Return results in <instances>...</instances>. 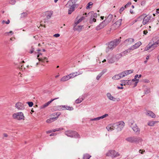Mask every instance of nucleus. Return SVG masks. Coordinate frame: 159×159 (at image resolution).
Wrapping results in <instances>:
<instances>
[{"label":"nucleus","mask_w":159,"mask_h":159,"mask_svg":"<svg viewBox=\"0 0 159 159\" xmlns=\"http://www.w3.org/2000/svg\"><path fill=\"white\" fill-rule=\"evenodd\" d=\"M148 33V31L147 30H144L143 31V34H145L146 35Z\"/></svg>","instance_id":"53"},{"label":"nucleus","mask_w":159,"mask_h":159,"mask_svg":"<svg viewBox=\"0 0 159 159\" xmlns=\"http://www.w3.org/2000/svg\"><path fill=\"white\" fill-rule=\"evenodd\" d=\"M52 132V130H48V131H47L46 132V133L47 134H49V133H51Z\"/></svg>","instance_id":"55"},{"label":"nucleus","mask_w":159,"mask_h":159,"mask_svg":"<svg viewBox=\"0 0 159 159\" xmlns=\"http://www.w3.org/2000/svg\"><path fill=\"white\" fill-rule=\"evenodd\" d=\"M117 88L118 89H123V88L122 87H117Z\"/></svg>","instance_id":"60"},{"label":"nucleus","mask_w":159,"mask_h":159,"mask_svg":"<svg viewBox=\"0 0 159 159\" xmlns=\"http://www.w3.org/2000/svg\"><path fill=\"white\" fill-rule=\"evenodd\" d=\"M134 124H134V122L133 121H131L130 122H129V125L131 127V126H134Z\"/></svg>","instance_id":"47"},{"label":"nucleus","mask_w":159,"mask_h":159,"mask_svg":"<svg viewBox=\"0 0 159 159\" xmlns=\"http://www.w3.org/2000/svg\"><path fill=\"white\" fill-rule=\"evenodd\" d=\"M120 41L121 40L119 39H116L111 41L109 44L108 46L109 49L111 50H112L120 43Z\"/></svg>","instance_id":"5"},{"label":"nucleus","mask_w":159,"mask_h":159,"mask_svg":"<svg viewBox=\"0 0 159 159\" xmlns=\"http://www.w3.org/2000/svg\"><path fill=\"white\" fill-rule=\"evenodd\" d=\"M16 108L18 110H23L25 109L24 104L21 102H18L15 105Z\"/></svg>","instance_id":"16"},{"label":"nucleus","mask_w":159,"mask_h":159,"mask_svg":"<svg viewBox=\"0 0 159 159\" xmlns=\"http://www.w3.org/2000/svg\"><path fill=\"white\" fill-rule=\"evenodd\" d=\"M16 2L15 0H11L10 1V3L12 5H14L15 3Z\"/></svg>","instance_id":"45"},{"label":"nucleus","mask_w":159,"mask_h":159,"mask_svg":"<svg viewBox=\"0 0 159 159\" xmlns=\"http://www.w3.org/2000/svg\"><path fill=\"white\" fill-rule=\"evenodd\" d=\"M107 24V23L106 22V21L104 20L96 27L97 30H99L103 28Z\"/></svg>","instance_id":"15"},{"label":"nucleus","mask_w":159,"mask_h":159,"mask_svg":"<svg viewBox=\"0 0 159 159\" xmlns=\"http://www.w3.org/2000/svg\"><path fill=\"white\" fill-rule=\"evenodd\" d=\"M86 16L90 17L89 20V23L92 24L93 22H95L96 20L95 19L97 16V14L96 13H94L93 12L91 11L87 14Z\"/></svg>","instance_id":"6"},{"label":"nucleus","mask_w":159,"mask_h":159,"mask_svg":"<svg viewBox=\"0 0 159 159\" xmlns=\"http://www.w3.org/2000/svg\"><path fill=\"white\" fill-rule=\"evenodd\" d=\"M143 18V25H145L148 23H150L154 20V18H152L151 16L143 14L137 18L135 21L139 20L140 19H142Z\"/></svg>","instance_id":"1"},{"label":"nucleus","mask_w":159,"mask_h":159,"mask_svg":"<svg viewBox=\"0 0 159 159\" xmlns=\"http://www.w3.org/2000/svg\"><path fill=\"white\" fill-rule=\"evenodd\" d=\"M120 82L121 83L120 85L122 86L123 85H131V80H121Z\"/></svg>","instance_id":"18"},{"label":"nucleus","mask_w":159,"mask_h":159,"mask_svg":"<svg viewBox=\"0 0 159 159\" xmlns=\"http://www.w3.org/2000/svg\"><path fill=\"white\" fill-rule=\"evenodd\" d=\"M145 114L147 116L152 118H155L156 117V115L151 111L146 110Z\"/></svg>","instance_id":"17"},{"label":"nucleus","mask_w":159,"mask_h":159,"mask_svg":"<svg viewBox=\"0 0 159 159\" xmlns=\"http://www.w3.org/2000/svg\"><path fill=\"white\" fill-rule=\"evenodd\" d=\"M122 19H120L116 21L114 24V25H115L116 28L119 27L121 25Z\"/></svg>","instance_id":"27"},{"label":"nucleus","mask_w":159,"mask_h":159,"mask_svg":"<svg viewBox=\"0 0 159 159\" xmlns=\"http://www.w3.org/2000/svg\"><path fill=\"white\" fill-rule=\"evenodd\" d=\"M66 7L69 8L68 11V14H70L73 11H75V5L72 1L70 0L66 5Z\"/></svg>","instance_id":"2"},{"label":"nucleus","mask_w":159,"mask_h":159,"mask_svg":"<svg viewBox=\"0 0 159 159\" xmlns=\"http://www.w3.org/2000/svg\"><path fill=\"white\" fill-rule=\"evenodd\" d=\"M133 72V70H127L123 71L119 74L121 79L129 74L132 73Z\"/></svg>","instance_id":"11"},{"label":"nucleus","mask_w":159,"mask_h":159,"mask_svg":"<svg viewBox=\"0 0 159 159\" xmlns=\"http://www.w3.org/2000/svg\"><path fill=\"white\" fill-rule=\"evenodd\" d=\"M134 39L129 38L125 41V43L127 45L130 44L134 42Z\"/></svg>","instance_id":"24"},{"label":"nucleus","mask_w":159,"mask_h":159,"mask_svg":"<svg viewBox=\"0 0 159 159\" xmlns=\"http://www.w3.org/2000/svg\"><path fill=\"white\" fill-rule=\"evenodd\" d=\"M120 79L119 74L115 75L112 77V79L114 80H118Z\"/></svg>","instance_id":"31"},{"label":"nucleus","mask_w":159,"mask_h":159,"mask_svg":"<svg viewBox=\"0 0 159 159\" xmlns=\"http://www.w3.org/2000/svg\"><path fill=\"white\" fill-rule=\"evenodd\" d=\"M83 100V99L82 98H79L75 100V102L76 103H79L82 102Z\"/></svg>","instance_id":"32"},{"label":"nucleus","mask_w":159,"mask_h":159,"mask_svg":"<svg viewBox=\"0 0 159 159\" xmlns=\"http://www.w3.org/2000/svg\"><path fill=\"white\" fill-rule=\"evenodd\" d=\"M107 70L106 69H104L100 73L102 75L106 72H107Z\"/></svg>","instance_id":"44"},{"label":"nucleus","mask_w":159,"mask_h":159,"mask_svg":"<svg viewBox=\"0 0 159 159\" xmlns=\"http://www.w3.org/2000/svg\"><path fill=\"white\" fill-rule=\"evenodd\" d=\"M131 127L135 133L138 134H139L140 129L136 124H135L133 126H131Z\"/></svg>","instance_id":"21"},{"label":"nucleus","mask_w":159,"mask_h":159,"mask_svg":"<svg viewBox=\"0 0 159 159\" xmlns=\"http://www.w3.org/2000/svg\"><path fill=\"white\" fill-rule=\"evenodd\" d=\"M93 3L91 2H89L88 4V5H89V6H91L93 5Z\"/></svg>","instance_id":"56"},{"label":"nucleus","mask_w":159,"mask_h":159,"mask_svg":"<svg viewBox=\"0 0 159 159\" xmlns=\"http://www.w3.org/2000/svg\"><path fill=\"white\" fill-rule=\"evenodd\" d=\"M131 4L130 2H128V3L125 6V8H126L128 7Z\"/></svg>","instance_id":"46"},{"label":"nucleus","mask_w":159,"mask_h":159,"mask_svg":"<svg viewBox=\"0 0 159 159\" xmlns=\"http://www.w3.org/2000/svg\"><path fill=\"white\" fill-rule=\"evenodd\" d=\"M82 21V20L80 18L78 20V21L76 22L75 23V24H77L80 22H81Z\"/></svg>","instance_id":"50"},{"label":"nucleus","mask_w":159,"mask_h":159,"mask_svg":"<svg viewBox=\"0 0 159 159\" xmlns=\"http://www.w3.org/2000/svg\"><path fill=\"white\" fill-rule=\"evenodd\" d=\"M70 79V77H69V75L65 76L62 77L61 80V81L64 82Z\"/></svg>","instance_id":"28"},{"label":"nucleus","mask_w":159,"mask_h":159,"mask_svg":"<svg viewBox=\"0 0 159 159\" xmlns=\"http://www.w3.org/2000/svg\"><path fill=\"white\" fill-rule=\"evenodd\" d=\"M145 1H142L141 3V5L142 6H143L144 5H145Z\"/></svg>","instance_id":"52"},{"label":"nucleus","mask_w":159,"mask_h":159,"mask_svg":"<svg viewBox=\"0 0 159 159\" xmlns=\"http://www.w3.org/2000/svg\"><path fill=\"white\" fill-rule=\"evenodd\" d=\"M115 62L113 58H111L108 60V62L109 63H112Z\"/></svg>","instance_id":"37"},{"label":"nucleus","mask_w":159,"mask_h":159,"mask_svg":"<svg viewBox=\"0 0 159 159\" xmlns=\"http://www.w3.org/2000/svg\"><path fill=\"white\" fill-rule=\"evenodd\" d=\"M116 126L118 127V131H120L125 126V124L123 121H120L116 123Z\"/></svg>","instance_id":"13"},{"label":"nucleus","mask_w":159,"mask_h":159,"mask_svg":"<svg viewBox=\"0 0 159 159\" xmlns=\"http://www.w3.org/2000/svg\"><path fill=\"white\" fill-rule=\"evenodd\" d=\"M53 12L52 11H47L44 12L42 13V16L43 17L46 16L45 20H48L50 19L52 15Z\"/></svg>","instance_id":"10"},{"label":"nucleus","mask_w":159,"mask_h":159,"mask_svg":"<svg viewBox=\"0 0 159 159\" xmlns=\"http://www.w3.org/2000/svg\"><path fill=\"white\" fill-rule=\"evenodd\" d=\"M38 59H39V61H44L45 59L47 60V59L46 57H44L43 58H41V59L39 58Z\"/></svg>","instance_id":"48"},{"label":"nucleus","mask_w":159,"mask_h":159,"mask_svg":"<svg viewBox=\"0 0 159 159\" xmlns=\"http://www.w3.org/2000/svg\"><path fill=\"white\" fill-rule=\"evenodd\" d=\"M130 13H131L132 14L134 13L133 11L132 10H130Z\"/></svg>","instance_id":"63"},{"label":"nucleus","mask_w":159,"mask_h":159,"mask_svg":"<svg viewBox=\"0 0 159 159\" xmlns=\"http://www.w3.org/2000/svg\"><path fill=\"white\" fill-rule=\"evenodd\" d=\"M60 34H55L53 35V36L55 37H58L60 36Z\"/></svg>","instance_id":"51"},{"label":"nucleus","mask_w":159,"mask_h":159,"mask_svg":"<svg viewBox=\"0 0 159 159\" xmlns=\"http://www.w3.org/2000/svg\"><path fill=\"white\" fill-rule=\"evenodd\" d=\"M91 157V156H90L89 154H86L84 155L83 159H89Z\"/></svg>","instance_id":"33"},{"label":"nucleus","mask_w":159,"mask_h":159,"mask_svg":"<svg viewBox=\"0 0 159 159\" xmlns=\"http://www.w3.org/2000/svg\"><path fill=\"white\" fill-rule=\"evenodd\" d=\"M61 114L60 112H57V113H54L52 115L54 116H56L50 118L47 120L46 122L48 123H50L55 120H56L58 118V117Z\"/></svg>","instance_id":"9"},{"label":"nucleus","mask_w":159,"mask_h":159,"mask_svg":"<svg viewBox=\"0 0 159 159\" xmlns=\"http://www.w3.org/2000/svg\"><path fill=\"white\" fill-rule=\"evenodd\" d=\"M56 135V133H52L50 135V136H55Z\"/></svg>","instance_id":"54"},{"label":"nucleus","mask_w":159,"mask_h":159,"mask_svg":"<svg viewBox=\"0 0 159 159\" xmlns=\"http://www.w3.org/2000/svg\"><path fill=\"white\" fill-rule=\"evenodd\" d=\"M108 116V115L107 114H105L101 116H100L101 119H103L105 117H107Z\"/></svg>","instance_id":"43"},{"label":"nucleus","mask_w":159,"mask_h":159,"mask_svg":"<svg viewBox=\"0 0 159 159\" xmlns=\"http://www.w3.org/2000/svg\"><path fill=\"white\" fill-rule=\"evenodd\" d=\"M158 44V43L156 42L153 44H152L149 43L148 46L145 48V51H147L151 48L152 50L153 49L155 48L156 47Z\"/></svg>","instance_id":"12"},{"label":"nucleus","mask_w":159,"mask_h":159,"mask_svg":"<svg viewBox=\"0 0 159 159\" xmlns=\"http://www.w3.org/2000/svg\"><path fill=\"white\" fill-rule=\"evenodd\" d=\"M96 120H99L101 119L100 117L96 118Z\"/></svg>","instance_id":"59"},{"label":"nucleus","mask_w":159,"mask_h":159,"mask_svg":"<svg viewBox=\"0 0 159 159\" xmlns=\"http://www.w3.org/2000/svg\"><path fill=\"white\" fill-rule=\"evenodd\" d=\"M125 8V7H122L119 10V12L120 13H121L122 12Z\"/></svg>","instance_id":"40"},{"label":"nucleus","mask_w":159,"mask_h":159,"mask_svg":"<svg viewBox=\"0 0 159 159\" xmlns=\"http://www.w3.org/2000/svg\"><path fill=\"white\" fill-rule=\"evenodd\" d=\"M12 117L14 119L19 120H24L25 116L22 112H19L14 113L12 115Z\"/></svg>","instance_id":"7"},{"label":"nucleus","mask_w":159,"mask_h":159,"mask_svg":"<svg viewBox=\"0 0 159 159\" xmlns=\"http://www.w3.org/2000/svg\"><path fill=\"white\" fill-rule=\"evenodd\" d=\"M27 103L30 107H32L33 105V103L32 102H28Z\"/></svg>","instance_id":"41"},{"label":"nucleus","mask_w":159,"mask_h":159,"mask_svg":"<svg viewBox=\"0 0 159 159\" xmlns=\"http://www.w3.org/2000/svg\"><path fill=\"white\" fill-rule=\"evenodd\" d=\"M158 122V121H150L148 122V125L150 126H153L154 125L157 123Z\"/></svg>","instance_id":"29"},{"label":"nucleus","mask_w":159,"mask_h":159,"mask_svg":"<svg viewBox=\"0 0 159 159\" xmlns=\"http://www.w3.org/2000/svg\"><path fill=\"white\" fill-rule=\"evenodd\" d=\"M75 75H76V76L80 75L82 74L83 73V72L82 71H78V72H74Z\"/></svg>","instance_id":"36"},{"label":"nucleus","mask_w":159,"mask_h":159,"mask_svg":"<svg viewBox=\"0 0 159 159\" xmlns=\"http://www.w3.org/2000/svg\"><path fill=\"white\" fill-rule=\"evenodd\" d=\"M102 75L100 73L96 77V79L97 80H98L100 78V77L102 76Z\"/></svg>","instance_id":"42"},{"label":"nucleus","mask_w":159,"mask_h":159,"mask_svg":"<svg viewBox=\"0 0 159 159\" xmlns=\"http://www.w3.org/2000/svg\"><path fill=\"white\" fill-rule=\"evenodd\" d=\"M58 98H57L51 99V100L50 101L48 102H47L45 103L44 105L42 106L41 107V108H45L47 107L54 100L56 99H57Z\"/></svg>","instance_id":"23"},{"label":"nucleus","mask_w":159,"mask_h":159,"mask_svg":"<svg viewBox=\"0 0 159 159\" xmlns=\"http://www.w3.org/2000/svg\"><path fill=\"white\" fill-rule=\"evenodd\" d=\"M90 121H94V120H96V118L91 119L90 120Z\"/></svg>","instance_id":"58"},{"label":"nucleus","mask_w":159,"mask_h":159,"mask_svg":"<svg viewBox=\"0 0 159 159\" xmlns=\"http://www.w3.org/2000/svg\"><path fill=\"white\" fill-rule=\"evenodd\" d=\"M4 136L5 137H7L8 135L6 134H3Z\"/></svg>","instance_id":"62"},{"label":"nucleus","mask_w":159,"mask_h":159,"mask_svg":"<svg viewBox=\"0 0 159 159\" xmlns=\"http://www.w3.org/2000/svg\"><path fill=\"white\" fill-rule=\"evenodd\" d=\"M139 80L136 78V79H135V78H134V79H133L132 80H131V83L132 82H134L135 81H136V82H135V86H136V85H137V84L138 83V80Z\"/></svg>","instance_id":"38"},{"label":"nucleus","mask_w":159,"mask_h":159,"mask_svg":"<svg viewBox=\"0 0 159 159\" xmlns=\"http://www.w3.org/2000/svg\"><path fill=\"white\" fill-rule=\"evenodd\" d=\"M82 26L81 25L77 26H76L74 28V30L80 31L82 29Z\"/></svg>","instance_id":"30"},{"label":"nucleus","mask_w":159,"mask_h":159,"mask_svg":"<svg viewBox=\"0 0 159 159\" xmlns=\"http://www.w3.org/2000/svg\"><path fill=\"white\" fill-rule=\"evenodd\" d=\"M125 140L130 143H138L141 141L142 139L139 137L133 136L129 137L126 138Z\"/></svg>","instance_id":"4"},{"label":"nucleus","mask_w":159,"mask_h":159,"mask_svg":"<svg viewBox=\"0 0 159 159\" xmlns=\"http://www.w3.org/2000/svg\"><path fill=\"white\" fill-rule=\"evenodd\" d=\"M70 79L73 78L76 76V75H75L74 72L72 73L69 75Z\"/></svg>","instance_id":"34"},{"label":"nucleus","mask_w":159,"mask_h":159,"mask_svg":"<svg viewBox=\"0 0 159 159\" xmlns=\"http://www.w3.org/2000/svg\"><path fill=\"white\" fill-rule=\"evenodd\" d=\"M141 43L139 41L135 44L133 46H131L130 48V49L133 50L135 49H136L139 47L141 45Z\"/></svg>","instance_id":"22"},{"label":"nucleus","mask_w":159,"mask_h":159,"mask_svg":"<svg viewBox=\"0 0 159 159\" xmlns=\"http://www.w3.org/2000/svg\"><path fill=\"white\" fill-rule=\"evenodd\" d=\"M156 12L158 13H159V9H157V10Z\"/></svg>","instance_id":"64"},{"label":"nucleus","mask_w":159,"mask_h":159,"mask_svg":"<svg viewBox=\"0 0 159 159\" xmlns=\"http://www.w3.org/2000/svg\"><path fill=\"white\" fill-rule=\"evenodd\" d=\"M27 14L26 12H24L22 13L21 15V17L23 18L26 16H27Z\"/></svg>","instance_id":"39"},{"label":"nucleus","mask_w":159,"mask_h":159,"mask_svg":"<svg viewBox=\"0 0 159 159\" xmlns=\"http://www.w3.org/2000/svg\"><path fill=\"white\" fill-rule=\"evenodd\" d=\"M128 50H127L123 52L122 53L117 54L115 56V58L116 60L118 61L119 59L121 58L122 57L125 56L127 54V53L128 52Z\"/></svg>","instance_id":"14"},{"label":"nucleus","mask_w":159,"mask_h":159,"mask_svg":"<svg viewBox=\"0 0 159 159\" xmlns=\"http://www.w3.org/2000/svg\"><path fill=\"white\" fill-rule=\"evenodd\" d=\"M106 155L107 156L111 157L112 158L115 157L120 155L118 152L113 150H109Z\"/></svg>","instance_id":"8"},{"label":"nucleus","mask_w":159,"mask_h":159,"mask_svg":"<svg viewBox=\"0 0 159 159\" xmlns=\"http://www.w3.org/2000/svg\"><path fill=\"white\" fill-rule=\"evenodd\" d=\"M116 125V123L109 124L107 126L106 129L108 131H111L114 129Z\"/></svg>","instance_id":"19"},{"label":"nucleus","mask_w":159,"mask_h":159,"mask_svg":"<svg viewBox=\"0 0 159 159\" xmlns=\"http://www.w3.org/2000/svg\"><path fill=\"white\" fill-rule=\"evenodd\" d=\"M62 108H61V109L62 110H67L70 111H72L74 109L72 107L67 106L64 105L62 106Z\"/></svg>","instance_id":"25"},{"label":"nucleus","mask_w":159,"mask_h":159,"mask_svg":"<svg viewBox=\"0 0 159 159\" xmlns=\"http://www.w3.org/2000/svg\"><path fill=\"white\" fill-rule=\"evenodd\" d=\"M65 134L68 137L75 138H80V136L78 133L75 131L68 130L65 132Z\"/></svg>","instance_id":"3"},{"label":"nucleus","mask_w":159,"mask_h":159,"mask_svg":"<svg viewBox=\"0 0 159 159\" xmlns=\"http://www.w3.org/2000/svg\"><path fill=\"white\" fill-rule=\"evenodd\" d=\"M107 96L108 99L111 100H112L113 101H118L120 100L119 98H118L117 99L112 96L110 93H107Z\"/></svg>","instance_id":"20"},{"label":"nucleus","mask_w":159,"mask_h":159,"mask_svg":"<svg viewBox=\"0 0 159 159\" xmlns=\"http://www.w3.org/2000/svg\"><path fill=\"white\" fill-rule=\"evenodd\" d=\"M113 18V16L111 14H109L104 21H106V22L107 23V24L111 21Z\"/></svg>","instance_id":"26"},{"label":"nucleus","mask_w":159,"mask_h":159,"mask_svg":"<svg viewBox=\"0 0 159 159\" xmlns=\"http://www.w3.org/2000/svg\"><path fill=\"white\" fill-rule=\"evenodd\" d=\"M63 129V128H57L54 129H53L52 130V132H55L56 131H58L60 130H61Z\"/></svg>","instance_id":"35"},{"label":"nucleus","mask_w":159,"mask_h":159,"mask_svg":"<svg viewBox=\"0 0 159 159\" xmlns=\"http://www.w3.org/2000/svg\"><path fill=\"white\" fill-rule=\"evenodd\" d=\"M10 22V20H7V21H6L5 22V23L7 24H9Z\"/></svg>","instance_id":"57"},{"label":"nucleus","mask_w":159,"mask_h":159,"mask_svg":"<svg viewBox=\"0 0 159 159\" xmlns=\"http://www.w3.org/2000/svg\"><path fill=\"white\" fill-rule=\"evenodd\" d=\"M34 48H33V47H31V49L30 51V53H32L34 52Z\"/></svg>","instance_id":"49"},{"label":"nucleus","mask_w":159,"mask_h":159,"mask_svg":"<svg viewBox=\"0 0 159 159\" xmlns=\"http://www.w3.org/2000/svg\"><path fill=\"white\" fill-rule=\"evenodd\" d=\"M138 77H139V75L137 74L136 75L134 76L135 79H136V78H138Z\"/></svg>","instance_id":"61"}]
</instances>
